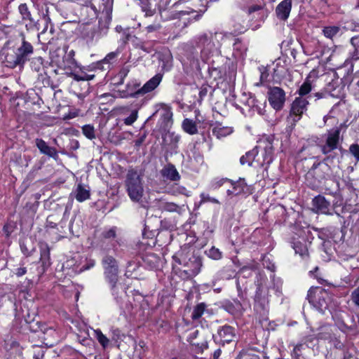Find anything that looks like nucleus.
<instances>
[{
  "instance_id": "2f4dec72",
  "label": "nucleus",
  "mask_w": 359,
  "mask_h": 359,
  "mask_svg": "<svg viewBox=\"0 0 359 359\" xmlns=\"http://www.w3.org/2000/svg\"><path fill=\"white\" fill-rule=\"evenodd\" d=\"M262 293V289L260 286L258 287L257 291L255 295V309L258 311L259 309H262L264 312H266L268 309V302L265 299H261V294Z\"/></svg>"
},
{
  "instance_id": "8fccbe9b",
  "label": "nucleus",
  "mask_w": 359,
  "mask_h": 359,
  "mask_svg": "<svg viewBox=\"0 0 359 359\" xmlns=\"http://www.w3.org/2000/svg\"><path fill=\"white\" fill-rule=\"evenodd\" d=\"M49 249L48 245H46L44 248H41V261L43 262V264L49 259Z\"/></svg>"
},
{
  "instance_id": "c03bdc74",
  "label": "nucleus",
  "mask_w": 359,
  "mask_h": 359,
  "mask_svg": "<svg viewBox=\"0 0 359 359\" xmlns=\"http://www.w3.org/2000/svg\"><path fill=\"white\" fill-rule=\"evenodd\" d=\"M43 21L44 22V27H43V30L39 34V37H40L41 35L43 34L47 31L49 25H50V32L51 34H53L54 32V27H53V25H51L50 18L48 16H44L43 18Z\"/></svg>"
},
{
  "instance_id": "49530a36",
  "label": "nucleus",
  "mask_w": 359,
  "mask_h": 359,
  "mask_svg": "<svg viewBox=\"0 0 359 359\" xmlns=\"http://www.w3.org/2000/svg\"><path fill=\"white\" fill-rule=\"evenodd\" d=\"M196 12L193 8H189L187 10L179 11L172 13L173 19H182L184 15H190Z\"/></svg>"
},
{
  "instance_id": "4c0bfd02",
  "label": "nucleus",
  "mask_w": 359,
  "mask_h": 359,
  "mask_svg": "<svg viewBox=\"0 0 359 359\" xmlns=\"http://www.w3.org/2000/svg\"><path fill=\"white\" fill-rule=\"evenodd\" d=\"M83 134L89 140H93L95 138V128L91 125H85L82 127Z\"/></svg>"
},
{
  "instance_id": "0e129e2a",
  "label": "nucleus",
  "mask_w": 359,
  "mask_h": 359,
  "mask_svg": "<svg viewBox=\"0 0 359 359\" xmlns=\"http://www.w3.org/2000/svg\"><path fill=\"white\" fill-rule=\"evenodd\" d=\"M224 183V180H217V181H215V182H212L210 185V188L211 189H218L219 187H220Z\"/></svg>"
},
{
  "instance_id": "7c9ffc66",
  "label": "nucleus",
  "mask_w": 359,
  "mask_h": 359,
  "mask_svg": "<svg viewBox=\"0 0 359 359\" xmlns=\"http://www.w3.org/2000/svg\"><path fill=\"white\" fill-rule=\"evenodd\" d=\"M144 264L151 269L158 266L160 259L156 255L148 253L143 257Z\"/></svg>"
},
{
  "instance_id": "6e6d98bb",
  "label": "nucleus",
  "mask_w": 359,
  "mask_h": 359,
  "mask_svg": "<svg viewBox=\"0 0 359 359\" xmlns=\"http://www.w3.org/2000/svg\"><path fill=\"white\" fill-rule=\"evenodd\" d=\"M165 62H163L162 65V68L165 69L166 71L169 70L172 66V57L170 54H168L165 56Z\"/></svg>"
},
{
  "instance_id": "a878e982",
  "label": "nucleus",
  "mask_w": 359,
  "mask_h": 359,
  "mask_svg": "<svg viewBox=\"0 0 359 359\" xmlns=\"http://www.w3.org/2000/svg\"><path fill=\"white\" fill-rule=\"evenodd\" d=\"M231 34V37L226 39V43L228 41H233V54L236 56H241L243 55L247 50V47L245 44L242 43V41L239 39H236L233 36L232 33H230Z\"/></svg>"
},
{
  "instance_id": "338daca9",
  "label": "nucleus",
  "mask_w": 359,
  "mask_h": 359,
  "mask_svg": "<svg viewBox=\"0 0 359 359\" xmlns=\"http://www.w3.org/2000/svg\"><path fill=\"white\" fill-rule=\"evenodd\" d=\"M72 1L81 6H88V5H90V7L92 8V5H93V4L90 3V0H72Z\"/></svg>"
},
{
  "instance_id": "bf43d9fd",
  "label": "nucleus",
  "mask_w": 359,
  "mask_h": 359,
  "mask_svg": "<svg viewBox=\"0 0 359 359\" xmlns=\"http://www.w3.org/2000/svg\"><path fill=\"white\" fill-rule=\"evenodd\" d=\"M351 299L356 305L359 306V286L352 292Z\"/></svg>"
},
{
  "instance_id": "20e7f679",
  "label": "nucleus",
  "mask_w": 359,
  "mask_h": 359,
  "mask_svg": "<svg viewBox=\"0 0 359 359\" xmlns=\"http://www.w3.org/2000/svg\"><path fill=\"white\" fill-rule=\"evenodd\" d=\"M126 191L133 202L139 203L144 195L143 180L137 170L130 169L128 171L125 180Z\"/></svg>"
},
{
  "instance_id": "39448f33",
  "label": "nucleus",
  "mask_w": 359,
  "mask_h": 359,
  "mask_svg": "<svg viewBox=\"0 0 359 359\" xmlns=\"http://www.w3.org/2000/svg\"><path fill=\"white\" fill-rule=\"evenodd\" d=\"M104 268V274L106 280L111 287V294L116 299H118L119 293H122V289L119 290L117 285L118 268L116 259L109 255H106L102 261Z\"/></svg>"
},
{
  "instance_id": "37998d69",
  "label": "nucleus",
  "mask_w": 359,
  "mask_h": 359,
  "mask_svg": "<svg viewBox=\"0 0 359 359\" xmlns=\"http://www.w3.org/2000/svg\"><path fill=\"white\" fill-rule=\"evenodd\" d=\"M120 51L117 49L116 51L108 53L102 60V63L110 64L119 55Z\"/></svg>"
},
{
  "instance_id": "4d7b16f0",
  "label": "nucleus",
  "mask_w": 359,
  "mask_h": 359,
  "mask_svg": "<svg viewBox=\"0 0 359 359\" xmlns=\"http://www.w3.org/2000/svg\"><path fill=\"white\" fill-rule=\"evenodd\" d=\"M161 28L159 23L154 22L151 25H148L145 29L148 33L158 31Z\"/></svg>"
},
{
  "instance_id": "423d86ee",
  "label": "nucleus",
  "mask_w": 359,
  "mask_h": 359,
  "mask_svg": "<svg viewBox=\"0 0 359 359\" xmlns=\"http://www.w3.org/2000/svg\"><path fill=\"white\" fill-rule=\"evenodd\" d=\"M74 53L73 50L68 53L62 50L57 49L50 53L51 62L59 69H62L67 74H74L73 71L77 67L76 60L74 58Z\"/></svg>"
},
{
  "instance_id": "603ef678",
  "label": "nucleus",
  "mask_w": 359,
  "mask_h": 359,
  "mask_svg": "<svg viewBox=\"0 0 359 359\" xmlns=\"http://www.w3.org/2000/svg\"><path fill=\"white\" fill-rule=\"evenodd\" d=\"M103 238L106 239L114 238L116 237V229L114 227L102 233Z\"/></svg>"
},
{
  "instance_id": "f257e3e1",
  "label": "nucleus",
  "mask_w": 359,
  "mask_h": 359,
  "mask_svg": "<svg viewBox=\"0 0 359 359\" xmlns=\"http://www.w3.org/2000/svg\"><path fill=\"white\" fill-rule=\"evenodd\" d=\"M231 37L229 32H208L198 34L196 42L201 48V57L204 62L221 54L222 45L226 43V39Z\"/></svg>"
},
{
  "instance_id": "2eb2a0df",
  "label": "nucleus",
  "mask_w": 359,
  "mask_h": 359,
  "mask_svg": "<svg viewBox=\"0 0 359 359\" xmlns=\"http://www.w3.org/2000/svg\"><path fill=\"white\" fill-rule=\"evenodd\" d=\"M335 83H330L325 90L321 92H318L313 94L314 97H316V100L326 98L328 96L332 97L339 98L341 95V87H335Z\"/></svg>"
},
{
  "instance_id": "69168bd1",
  "label": "nucleus",
  "mask_w": 359,
  "mask_h": 359,
  "mask_svg": "<svg viewBox=\"0 0 359 359\" xmlns=\"http://www.w3.org/2000/svg\"><path fill=\"white\" fill-rule=\"evenodd\" d=\"M208 93V86H202L200 88L198 95L200 98L202 100L203 97L206 96Z\"/></svg>"
},
{
  "instance_id": "680f3d73",
  "label": "nucleus",
  "mask_w": 359,
  "mask_h": 359,
  "mask_svg": "<svg viewBox=\"0 0 359 359\" xmlns=\"http://www.w3.org/2000/svg\"><path fill=\"white\" fill-rule=\"evenodd\" d=\"M168 137H169L171 140L172 143L175 147L178 142L180 140V137L178 135L175 134L174 133H168Z\"/></svg>"
},
{
  "instance_id": "f03ea898",
  "label": "nucleus",
  "mask_w": 359,
  "mask_h": 359,
  "mask_svg": "<svg viewBox=\"0 0 359 359\" xmlns=\"http://www.w3.org/2000/svg\"><path fill=\"white\" fill-rule=\"evenodd\" d=\"M33 53V46L24 37L22 38L20 44H13V41H8L4 48L6 66L11 68H14L18 65L23 66L29 60V57Z\"/></svg>"
},
{
  "instance_id": "7ed1b4c3",
  "label": "nucleus",
  "mask_w": 359,
  "mask_h": 359,
  "mask_svg": "<svg viewBox=\"0 0 359 359\" xmlns=\"http://www.w3.org/2000/svg\"><path fill=\"white\" fill-rule=\"evenodd\" d=\"M101 4L97 8L95 5H92V9L95 14L102 13V16L99 20L97 30L92 36V39L95 41L105 36L109 28L111 21L112 13V1L111 0H100Z\"/></svg>"
},
{
  "instance_id": "e433bc0d",
  "label": "nucleus",
  "mask_w": 359,
  "mask_h": 359,
  "mask_svg": "<svg viewBox=\"0 0 359 359\" xmlns=\"http://www.w3.org/2000/svg\"><path fill=\"white\" fill-rule=\"evenodd\" d=\"M340 28L338 26H328L325 27L323 32L324 35L329 39H332L339 32Z\"/></svg>"
},
{
  "instance_id": "aec40b11",
  "label": "nucleus",
  "mask_w": 359,
  "mask_h": 359,
  "mask_svg": "<svg viewBox=\"0 0 359 359\" xmlns=\"http://www.w3.org/2000/svg\"><path fill=\"white\" fill-rule=\"evenodd\" d=\"M246 13L252 20L263 21L266 17L265 11L259 5H252L248 8Z\"/></svg>"
},
{
  "instance_id": "dca6fc26",
  "label": "nucleus",
  "mask_w": 359,
  "mask_h": 359,
  "mask_svg": "<svg viewBox=\"0 0 359 359\" xmlns=\"http://www.w3.org/2000/svg\"><path fill=\"white\" fill-rule=\"evenodd\" d=\"M310 242L304 238H300L293 242L292 248L295 254H298L302 259H307L309 257V245Z\"/></svg>"
},
{
  "instance_id": "9b49d317",
  "label": "nucleus",
  "mask_w": 359,
  "mask_h": 359,
  "mask_svg": "<svg viewBox=\"0 0 359 359\" xmlns=\"http://www.w3.org/2000/svg\"><path fill=\"white\" fill-rule=\"evenodd\" d=\"M328 294L322 289H310L308 291L307 299L319 311L323 312L327 308V298Z\"/></svg>"
},
{
  "instance_id": "0eeeda50",
  "label": "nucleus",
  "mask_w": 359,
  "mask_h": 359,
  "mask_svg": "<svg viewBox=\"0 0 359 359\" xmlns=\"http://www.w3.org/2000/svg\"><path fill=\"white\" fill-rule=\"evenodd\" d=\"M161 80L162 75L157 74L149 79L142 88H139L140 84L137 83H134L133 84L128 83V95H125V97H137L139 95L151 92L160 84Z\"/></svg>"
},
{
  "instance_id": "79ce46f5",
  "label": "nucleus",
  "mask_w": 359,
  "mask_h": 359,
  "mask_svg": "<svg viewBox=\"0 0 359 359\" xmlns=\"http://www.w3.org/2000/svg\"><path fill=\"white\" fill-rule=\"evenodd\" d=\"M201 201H200V205L210 202L212 203L219 204V201L213 197H211L209 194L201 193L200 194Z\"/></svg>"
},
{
  "instance_id": "c9c22d12",
  "label": "nucleus",
  "mask_w": 359,
  "mask_h": 359,
  "mask_svg": "<svg viewBox=\"0 0 359 359\" xmlns=\"http://www.w3.org/2000/svg\"><path fill=\"white\" fill-rule=\"evenodd\" d=\"M94 332L98 342L100 344L103 348H106L109 343V339L104 334H103L100 330H95Z\"/></svg>"
},
{
  "instance_id": "864d4df0",
  "label": "nucleus",
  "mask_w": 359,
  "mask_h": 359,
  "mask_svg": "<svg viewBox=\"0 0 359 359\" xmlns=\"http://www.w3.org/2000/svg\"><path fill=\"white\" fill-rule=\"evenodd\" d=\"M259 69L260 72V84H262L267 80L269 74L266 69L264 67H259Z\"/></svg>"
},
{
  "instance_id": "a211bd4d",
  "label": "nucleus",
  "mask_w": 359,
  "mask_h": 359,
  "mask_svg": "<svg viewBox=\"0 0 359 359\" xmlns=\"http://www.w3.org/2000/svg\"><path fill=\"white\" fill-rule=\"evenodd\" d=\"M313 206L317 212L330 215V203L323 196L318 195L313 199Z\"/></svg>"
},
{
  "instance_id": "4be33fe9",
  "label": "nucleus",
  "mask_w": 359,
  "mask_h": 359,
  "mask_svg": "<svg viewBox=\"0 0 359 359\" xmlns=\"http://www.w3.org/2000/svg\"><path fill=\"white\" fill-rule=\"evenodd\" d=\"M232 189L227 190L228 195L236 196L248 191V187L244 179H240L237 182H231Z\"/></svg>"
},
{
  "instance_id": "4468645a",
  "label": "nucleus",
  "mask_w": 359,
  "mask_h": 359,
  "mask_svg": "<svg viewBox=\"0 0 359 359\" xmlns=\"http://www.w3.org/2000/svg\"><path fill=\"white\" fill-rule=\"evenodd\" d=\"M309 101L306 98L297 97L292 102L290 109V116H294L293 121H298L302 114L307 110Z\"/></svg>"
},
{
  "instance_id": "f704fd0d",
  "label": "nucleus",
  "mask_w": 359,
  "mask_h": 359,
  "mask_svg": "<svg viewBox=\"0 0 359 359\" xmlns=\"http://www.w3.org/2000/svg\"><path fill=\"white\" fill-rule=\"evenodd\" d=\"M350 42L353 48L352 59L355 60H359V34L353 36L351 39Z\"/></svg>"
},
{
  "instance_id": "774afa93",
  "label": "nucleus",
  "mask_w": 359,
  "mask_h": 359,
  "mask_svg": "<svg viewBox=\"0 0 359 359\" xmlns=\"http://www.w3.org/2000/svg\"><path fill=\"white\" fill-rule=\"evenodd\" d=\"M26 272H27V270H26L25 267H20L16 269V271L15 273L18 277H20V276H22L23 275H25L26 273Z\"/></svg>"
},
{
  "instance_id": "bb28decb",
  "label": "nucleus",
  "mask_w": 359,
  "mask_h": 359,
  "mask_svg": "<svg viewBox=\"0 0 359 359\" xmlns=\"http://www.w3.org/2000/svg\"><path fill=\"white\" fill-rule=\"evenodd\" d=\"M232 32L234 34L244 33L248 29V23L240 17H235L232 20Z\"/></svg>"
},
{
  "instance_id": "a18cd8bd",
  "label": "nucleus",
  "mask_w": 359,
  "mask_h": 359,
  "mask_svg": "<svg viewBox=\"0 0 359 359\" xmlns=\"http://www.w3.org/2000/svg\"><path fill=\"white\" fill-rule=\"evenodd\" d=\"M19 11L22 15V18L24 19V20H32L31 19V14L29 13V11H28V8L27 6V5L25 4H22L19 6Z\"/></svg>"
},
{
  "instance_id": "72a5a7b5",
  "label": "nucleus",
  "mask_w": 359,
  "mask_h": 359,
  "mask_svg": "<svg viewBox=\"0 0 359 359\" xmlns=\"http://www.w3.org/2000/svg\"><path fill=\"white\" fill-rule=\"evenodd\" d=\"M138 5L142 11L145 13L146 16H152L155 11L151 8L149 0H138Z\"/></svg>"
},
{
  "instance_id": "09e8293b",
  "label": "nucleus",
  "mask_w": 359,
  "mask_h": 359,
  "mask_svg": "<svg viewBox=\"0 0 359 359\" xmlns=\"http://www.w3.org/2000/svg\"><path fill=\"white\" fill-rule=\"evenodd\" d=\"M162 208L168 212H177L180 210V206L174 203H165Z\"/></svg>"
},
{
  "instance_id": "e2e57ef3",
  "label": "nucleus",
  "mask_w": 359,
  "mask_h": 359,
  "mask_svg": "<svg viewBox=\"0 0 359 359\" xmlns=\"http://www.w3.org/2000/svg\"><path fill=\"white\" fill-rule=\"evenodd\" d=\"M177 193L185 195L187 196H190V191H189L184 187L178 186L177 187Z\"/></svg>"
},
{
  "instance_id": "6ab92c4d",
  "label": "nucleus",
  "mask_w": 359,
  "mask_h": 359,
  "mask_svg": "<svg viewBox=\"0 0 359 359\" xmlns=\"http://www.w3.org/2000/svg\"><path fill=\"white\" fill-rule=\"evenodd\" d=\"M292 9V0L282 1L276 8L277 17L283 20L288 18Z\"/></svg>"
},
{
  "instance_id": "412c9836",
  "label": "nucleus",
  "mask_w": 359,
  "mask_h": 359,
  "mask_svg": "<svg viewBox=\"0 0 359 359\" xmlns=\"http://www.w3.org/2000/svg\"><path fill=\"white\" fill-rule=\"evenodd\" d=\"M161 172L163 177L170 181H178L180 180V175L172 164L165 165Z\"/></svg>"
},
{
  "instance_id": "f3484780",
  "label": "nucleus",
  "mask_w": 359,
  "mask_h": 359,
  "mask_svg": "<svg viewBox=\"0 0 359 359\" xmlns=\"http://www.w3.org/2000/svg\"><path fill=\"white\" fill-rule=\"evenodd\" d=\"M269 68L272 69L273 79H280L285 75L287 72L285 61L280 58L273 62Z\"/></svg>"
},
{
  "instance_id": "473e14b6",
  "label": "nucleus",
  "mask_w": 359,
  "mask_h": 359,
  "mask_svg": "<svg viewBox=\"0 0 359 359\" xmlns=\"http://www.w3.org/2000/svg\"><path fill=\"white\" fill-rule=\"evenodd\" d=\"M183 130L189 135H194L198 133L196 122L189 118H185L182 122Z\"/></svg>"
},
{
  "instance_id": "a19ab883",
  "label": "nucleus",
  "mask_w": 359,
  "mask_h": 359,
  "mask_svg": "<svg viewBox=\"0 0 359 359\" xmlns=\"http://www.w3.org/2000/svg\"><path fill=\"white\" fill-rule=\"evenodd\" d=\"M208 256L215 260H219L222 257V254L218 248L212 247L208 252Z\"/></svg>"
},
{
  "instance_id": "052dcab7",
  "label": "nucleus",
  "mask_w": 359,
  "mask_h": 359,
  "mask_svg": "<svg viewBox=\"0 0 359 359\" xmlns=\"http://www.w3.org/2000/svg\"><path fill=\"white\" fill-rule=\"evenodd\" d=\"M350 88L355 94L359 93V79L357 81L354 80L350 84Z\"/></svg>"
},
{
  "instance_id": "f8f14e48",
  "label": "nucleus",
  "mask_w": 359,
  "mask_h": 359,
  "mask_svg": "<svg viewBox=\"0 0 359 359\" xmlns=\"http://www.w3.org/2000/svg\"><path fill=\"white\" fill-rule=\"evenodd\" d=\"M156 110L152 114V116H154L156 114H158L160 116L159 123L161 125V128L166 130H168L172 123V112L171 111L170 107L165 104H159L156 105Z\"/></svg>"
},
{
  "instance_id": "ea45409f",
  "label": "nucleus",
  "mask_w": 359,
  "mask_h": 359,
  "mask_svg": "<svg viewBox=\"0 0 359 359\" xmlns=\"http://www.w3.org/2000/svg\"><path fill=\"white\" fill-rule=\"evenodd\" d=\"M32 68L36 71L39 72L43 66V60L41 57H34L31 62Z\"/></svg>"
},
{
  "instance_id": "9d476101",
  "label": "nucleus",
  "mask_w": 359,
  "mask_h": 359,
  "mask_svg": "<svg viewBox=\"0 0 359 359\" xmlns=\"http://www.w3.org/2000/svg\"><path fill=\"white\" fill-rule=\"evenodd\" d=\"M269 104L276 111L281 110L286 100L285 91L280 87H270L267 92Z\"/></svg>"
},
{
  "instance_id": "c85d7f7f",
  "label": "nucleus",
  "mask_w": 359,
  "mask_h": 359,
  "mask_svg": "<svg viewBox=\"0 0 359 359\" xmlns=\"http://www.w3.org/2000/svg\"><path fill=\"white\" fill-rule=\"evenodd\" d=\"M90 194L89 189L81 184L77 185L74 191V197L79 202H83L90 198Z\"/></svg>"
},
{
  "instance_id": "13d9d810",
  "label": "nucleus",
  "mask_w": 359,
  "mask_h": 359,
  "mask_svg": "<svg viewBox=\"0 0 359 359\" xmlns=\"http://www.w3.org/2000/svg\"><path fill=\"white\" fill-rule=\"evenodd\" d=\"M95 264V261L93 259H88L85 265H83L80 271H84L86 270H89L90 269L93 268Z\"/></svg>"
},
{
  "instance_id": "cd10ccee",
  "label": "nucleus",
  "mask_w": 359,
  "mask_h": 359,
  "mask_svg": "<svg viewBox=\"0 0 359 359\" xmlns=\"http://www.w3.org/2000/svg\"><path fill=\"white\" fill-rule=\"evenodd\" d=\"M233 133V128L229 126H224L221 123H217L213 129L212 133L217 138L225 137Z\"/></svg>"
},
{
  "instance_id": "58836bf2",
  "label": "nucleus",
  "mask_w": 359,
  "mask_h": 359,
  "mask_svg": "<svg viewBox=\"0 0 359 359\" xmlns=\"http://www.w3.org/2000/svg\"><path fill=\"white\" fill-rule=\"evenodd\" d=\"M205 306L203 303H201L194 307L191 314V318L194 320L200 318L204 313Z\"/></svg>"
},
{
  "instance_id": "393cba45",
  "label": "nucleus",
  "mask_w": 359,
  "mask_h": 359,
  "mask_svg": "<svg viewBox=\"0 0 359 359\" xmlns=\"http://www.w3.org/2000/svg\"><path fill=\"white\" fill-rule=\"evenodd\" d=\"M36 146L43 154L53 157L56 155V151L53 147L47 144V143L42 139L37 138L35 140Z\"/></svg>"
},
{
  "instance_id": "5fc2aeb1",
  "label": "nucleus",
  "mask_w": 359,
  "mask_h": 359,
  "mask_svg": "<svg viewBox=\"0 0 359 359\" xmlns=\"http://www.w3.org/2000/svg\"><path fill=\"white\" fill-rule=\"evenodd\" d=\"M349 151L354 157L359 161V145L354 144L350 146Z\"/></svg>"
},
{
  "instance_id": "de8ad7c7",
  "label": "nucleus",
  "mask_w": 359,
  "mask_h": 359,
  "mask_svg": "<svg viewBox=\"0 0 359 359\" xmlns=\"http://www.w3.org/2000/svg\"><path fill=\"white\" fill-rule=\"evenodd\" d=\"M72 76H73V79L77 81H90V80H92L95 77V76L93 74L90 75V74H87L86 73L82 74H72Z\"/></svg>"
},
{
  "instance_id": "1a4fd4ad",
  "label": "nucleus",
  "mask_w": 359,
  "mask_h": 359,
  "mask_svg": "<svg viewBox=\"0 0 359 359\" xmlns=\"http://www.w3.org/2000/svg\"><path fill=\"white\" fill-rule=\"evenodd\" d=\"M172 259L176 263L179 264H184L187 268L184 271L187 275V277H194L201 271L202 261L198 257L193 255L187 261L183 260V262L177 255H174Z\"/></svg>"
},
{
  "instance_id": "6e6552de",
  "label": "nucleus",
  "mask_w": 359,
  "mask_h": 359,
  "mask_svg": "<svg viewBox=\"0 0 359 359\" xmlns=\"http://www.w3.org/2000/svg\"><path fill=\"white\" fill-rule=\"evenodd\" d=\"M255 149L257 151V154H256L257 165H269L273 161V149L271 142L264 141Z\"/></svg>"
},
{
  "instance_id": "ddd939ff",
  "label": "nucleus",
  "mask_w": 359,
  "mask_h": 359,
  "mask_svg": "<svg viewBox=\"0 0 359 359\" xmlns=\"http://www.w3.org/2000/svg\"><path fill=\"white\" fill-rule=\"evenodd\" d=\"M339 128L332 129L328 131L325 144L322 147L323 154H327L337 148L339 142Z\"/></svg>"
},
{
  "instance_id": "3c124183",
  "label": "nucleus",
  "mask_w": 359,
  "mask_h": 359,
  "mask_svg": "<svg viewBox=\"0 0 359 359\" xmlns=\"http://www.w3.org/2000/svg\"><path fill=\"white\" fill-rule=\"evenodd\" d=\"M137 118V111H133L130 115L124 119V123L127 126L132 125Z\"/></svg>"
},
{
  "instance_id": "b1692460",
  "label": "nucleus",
  "mask_w": 359,
  "mask_h": 359,
  "mask_svg": "<svg viewBox=\"0 0 359 359\" xmlns=\"http://www.w3.org/2000/svg\"><path fill=\"white\" fill-rule=\"evenodd\" d=\"M316 76V71H311L309 76L305 79L304 82L302 84L300 88L298 90V94L299 97H304L308 95L312 90V84L311 81V79Z\"/></svg>"
},
{
  "instance_id": "c756f323",
  "label": "nucleus",
  "mask_w": 359,
  "mask_h": 359,
  "mask_svg": "<svg viewBox=\"0 0 359 359\" xmlns=\"http://www.w3.org/2000/svg\"><path fill=\"white\" fill-rule=\"evenodd\" d=\"M256 154H257V149L254 148L240 158L241 163L242 165H254V163H256Z\"/></svg>"
},
{
  "instance_id": "5701e85b",
  "label": "nucleus",
  "mask_w": 359,
  "mask_h": 359,
  "mask_svg": "<svg viewBox=\"0 0 359 359\" xmlns=\"http://www.w3.org/2000/svg\"><path fill=\"white\" fill-rule=\"evenodd\" d=\"M218 335L222 342L229 343L235 336L233 328L229 325L223 326L218 330Z\"/></svg>"
}]
</instances>
